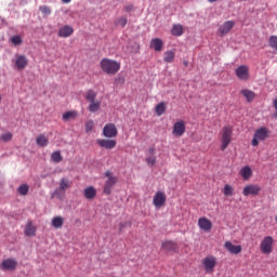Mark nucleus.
<instances>
[{
	"instance_id": "4c0bfd02",
	"label": "nucleus",
	"mask_w": 277,
	"mask_h": 277,
	"mask_svg": "<svg viewBox=\"0 0 277 277\" xmlns=\"http://www.w3.org/2000/svg\"><path fill=\"white\" fill-rule=\"evenodd\" d=\"M127 23H128V19L127 17H119L117 21H116V25H119V27H127Z\"/></svg>"
},
{
	"instance_id": "dca6fc26",
	"label": "nucleus",
	"mask_w": 277,
	"mask_h": 277,
	"mask_svg": "<svg viewBox=\"0 0 277 277\" xmlns=\"http://www.w3.org/2000/svg\"><path fill=\"white\" fill-rule=\"evenodd\" d=\"M198 226L201 230H205V233H210L211 228H213V223L206 216H202L198 220Z\"/></svg>"
},
{
	"instance_id": "f8f14e48",
	"label": "nucleus",
	"mask_w": 277,
	"mask_h": 277,
	"mask_svg": "<svg viewBox=\"0 0 277 277\" xmlns=\"http://www.w3.org/2000/svg\"><path fill=\"white\" fill-rule=\"evenodd\" d=\"M233 27H235V22L233 21H227L225 23H223L220 27H219V36L221 38H224V36H227V34H230V30L233 29Z\"/></svg>"
},
{
	"instance_id": "20e7f679",
	"label": "nucleus",
	"mask_w": 277,
	"mask_h": 277,
	"mask_svg": "<svg viewBox=\"0 0 277 277\" xmlns=\"http://www.w3.org/2000/svg\"><path fill=\"white\" fill-rule=\"evenodd\" d=\"M206 274H213L215 272V266L217 265V258L213 255L206 256L201 261Z\"/></svg>"
},
{
	"instance_id": "72a5a7b5",
	"label": "nucleus",
	"mask_w": 277,
	"mask_h": 277,
	"mask_svg": "<svg viewBox=\"0 0 277 277\" xmlns=\"http://www.w3.org/2000/svg\"><path fill=\"white\" fill-rule=\"evenodd\" d=\"M17 193L19 194V196H27V194H29V185H27V184H22V185L17 188Z\"/></svg>"
},
{
	"instance_id": "58836bf2",
	"label": "nucleus",
	"mask_w": 277,
	"mask_h": 277,
	"mask_svg": "<svg viewBox=\"0 0 277 277\" xmlns=\"http://www.w3.org/2000/svg\"><path fill=\"white\" fill-rule=\"evenodd\" d=\"M124 228H131V222L126 221L119 224V233H122Z\"/></svg>"
},
{
	"instance_id": "1a4fd4ad",
	"label": "nucleus",
	"mask_w": 277,
	"mask_h": 277,
	"mask_svg": "<svg viewBox=\"0 0 277 277\" xmlns=\"http://www.w3.org/2000/svg\"><path fill=\"white\" fill-rule=\"evenodd\" d=\"M103 135L109 140H111V137H118V128H116L114 123H108L103 128Z\"/></svg>"
},
{
	"instance_id": "cd10ccee",
	"label": "nucleus",
	"mask_w": 277,
	"mask_h": 277,
	"mask_svg": "<svg viewBox=\"0 0 277 277\" xmlns=\"http://www.w3.org/2000/svg\"><path fill=\"white\" fill-rule=\"evenodd\" d=\"M25 235L27 237H35L36 236V226H34V223L28 222L25 228Z\"/></svg>"
},
{
	"instance_id": "c85d7f7f",
	"label": "nucleus",
	"mask_w": 277,
	"mask_h": 277,
	"mask_svg": "<svg viewBox=\"0 0 277 277\" xmlns=\"http://www.w3.org/2000/svg\"><path fill=\"white\" fill-rule=\"evenodd\" d=\"M77 116H78L77 110H69L63 114V120L64 122H68V120H75Z\"/></svg>"
},
{
	"instance_id": "473e14b6",
	"label": "nucleus",
	"mask_w": 277,
	"mask_h": 277,
	"mask_svg": "<svg viewBox=\"0 0 277 277\" xmlns=\"http://www.w3.org/2000/svg\"><path fill=\"white\" fill-rule=\"evenodd\" d=\"M172 36H183V26L181 24L174 25L171 29Z\"/></svg>"
},
{
	"instance_id": "a18cd8bd",
	"label": "nucleus",
	"mask_w": 277,
	"mask_h": 277,
	"mask_svg": "<svg viewBox=\"0 0 277 277\" xmlns=\"http://www.w3.org/2000/svg\"><path fill=\"white\" fill-rule=\"evenodd\" d=\"M149 155H155V147L148 149Z\"/></svg>"
},
{
	"instance_id": "f257e3e1",
	"label": "nucleus",
	"mask_w": 277,
	"mask_h": 277,
	"mask_svg": "<svg viewBox=\"0 0 277 277\" xmlns=\"http://www.w3.org/2000/svg\"><path fill=\"white\" fill-rule=\"evenodd\" d=\"M100 67L105 75H117L120 71V63L111 58H103L100 62Z\"/></svg>"
},
{
	"instance_id": "7ed1b4c3",
	"label": "nucleus",
	"mask_w": 277,
	"mask_h": 277,
	"mask_svg": "<svg viewBox=\"0 0 277 277\" xmlns=\"http://www.w3.org/2000/svg\"><path fill=\"white\" fill-rule=\"evenodd\" d=\"M230 142H233V128L224 127L221 131V150H226Z\"/></svg>"
},
{
	"instance_id": "b1692460",
	"label": "nucleus",
	"mask_w": 277,
	"mask_h": 277,
	"mask_svg": "<svg viewBox=\"0 0 277 277\" xmlns=\"http://www.w3.org/2000/svg\"><path fill=\"white\" fill-rule=\"evenodd\" d=\"M240 94H242V96H245L247 103H252V101H254V98H256V93H254V91L245 89L240 91Z\"/></svg>"
},
{
	"instance_id": "c9c22d12",
	"label": "nucleus",
	"mask_w": 277,
	"mask_h": 277,
	"mask_svg": "<svg viewBox=\"0 0 277 277\" xmlns=\"http://www.w3.org/2000/svg\"><path fill=\"white\" fill-rule=\"evenodd\" d=\"M268 44L271 49H274V51H277V36H271L268 39Z\"/></svg>"
},
{
	"instance_id": "3c124183",
	"label": "nucleus",
	"mask_w": 277,
	"mask_h": 277,
	"mask_svg": "<svg viewBox=\"0 0 277 277\" xmlns=\"http://www.w3.org/2000/svg\"><path fill=\"white\" fill-rule=\"evenodd\" d=\"M274 116H275V118H277V111L275 113V115H274Z\"/></svg>"
},
{
	"instance_id": "79ce46f5",
	"label": "nucleus",
	"mask_w": 277,
	"mask_h": 277,
	"mask_svg": "<svg viewBox=\"0 0 277 277\" xmlns=\"http://www.w3.org/2000/svg\"><path fill=\"white\" fill-rule=\"evenodd\" d=\"M1 140H2V142H12V133L6 132V133L2 134Z\"/></svg>"
},
{
	"instance_id": "c756f323",
	"label": "nucleus",
	"mask_w": 277,
	"mask_h": 277,
	"mask_svg": "<svg viewBox=\"0 0 277 277\" xmlns=\"http://www.w3.org/2000/svg\"><path fill=\"white\" fill-rule=\"evenodd\" d=\"M53 228H62L64 226V219L62 216H54L52 219Z\"/></svg>"
},
{
	"instance_id": "4be33fe9",
	"label": "nucleus",
	"mask_w": 277,
	"mask_h": 277,
	"mask_svg": "<svg viewBox=\"0 0 277 277\" xmlns=\"http://www.w3.org/2000/svg\"><path fill=\"white\" fill-rule=\"evenodd\" d=\"M224 248L229 251L230 254H240L241 252V246L237 245H233V242L230 241H226L224 245Z\"/></svg>"
},
{
	"instance_id": "37998d69",
	"label": "nucleus",
	"mask_w": 277,
	"mask_h": 277,
	"mask_svg": "<svg viewBox=\"0 0 277 277\" xmlns=\"http://www.w3.org/2000/svg\"><path fill=\"white\" fill-rule=\"evenodd\" d=\"M40 12H42V14L49 15L51 14V8L48 5H42L39 8Z\"/></svg>"
},
{
	"instance_id": "09e8293b",
	"label": "nucleus",
	"mask_w": 277,
	"mask_h": 277,
	"mask_svg": "<svg viewBox=\"0 0 277 277\" xmlns=\"http://www.w3.org/2000/svg\"><path fill=\"white\" fill-rule=\"evenodd\" d=\"M64 3H70L72 0H62Z\"/></svg>"
},
{
	"instance_id": "aec40b11",
	"label": "nucleus",
	"mask_w": 277,
	"mask_h": 277,
	"mask_svg": "<svg viewBox=\"0 0 277 277\" xmlns=\"http://www.w3.org/2000/svg\"><path fill=\"white\" fill-rule=\"evenodd\" d=\"M149 49H154L157 53L163 51V40L159 38L151 39L149 42Z\"/></svg>"
},
{
	"instance_id": "a878e982",
	"label": "nucleus",
	"mask_w": 277,
	"mask_h": 277,
	"mask_svg": "<svg viewBox=\"0 0 277 277\" xmlns=\"http://www.w3.org/2000/svg\"><path fill=\"white\" fill-rule=\"evenodd\" d=\"M240 176L243 179V181L250 180V177L252 176V169L249 166L243 167L240 170Z\"/></svg>"
},
{
	"instance_id": "2f4dec72",
	"label": "nucleus",
	"mask_w": 277,
	"mask_h": 277,
	"mask_svg": "<svg viewBox=\"0 0 277 277\" xmlns=\"http://www.w3.org/2000/svg\"><path fill=\"white\" fill-rule=\"evenodd\" d=\"M63 157H62V153L60 150L52 153L51 155V161H53V163H61V161H63Z\"/></svg>"
},
{
	"instance_id": "e433bc0d",
	"label": "nucleus",
	"mask_w": 277,
	"mask_h": 277,
	"mask_svg": "<svg viewBox=\"0 0 277 277\" xmlns=\"http://www.w3.org/2000/svg\"><path fill=\"white\" fill-rule=\"evenodd\" d=\"M11 42H12V44H15V47H18V45L23 44V39L18 36H14L11 38Z\"/></svg>"
},
{
	"instance_id": "423d86ee",
	"label": "nucleus",
	"mask_w": 277,
	"mask_h": 277,
	"mask_svg": "<svg viewBox=\"0 0 277 277\" xmlns=\"http://www.w3.org/2000/svg\"><path fill=\"white\" fill-rule=\"evenodd\" d=\"M266 137H269V130L265 127L258 129L251 141L252 146H259V142H265Z\"/></svg>"
},
{
	"instance_id": "f704fd0d",
	"label": "nucleus",
	"mask_w": 277,
	"mask_h": 277,
	"mask_svg": "<svg viewBox=\"0 0 277 277\" xmlns=\"http://www.w3.org/2000/svg\"><path fill=\"white\" fill-rule=\"evenodd\" d=\"M224 196H233L235 194V188L229 184H226L223 188Z\"/></svg>"
},
{
	"instance_id": "8fccbe9b",
	"label": "nucleus",
	"mask_w": 277,
	"mask_h": 277,
	"mask_svg": "<svg viewBox=\"0 0 277 277\" xmlns=\"http://www.w3.org/2000/svg\"><path fill=\"white\" fill-rule=\"evenodd\" d=\"M184 66H187V61L184 62Z\"/></svg>"
},
{
	"instance_id": "c03bdc74",
	"label": "nucleus",
	"mask_w": 277,
	"mask_h": 277,
	"mask_svg": "<svg viewBox=\"0 0 277 277\" xmlns=\"http://www.w3.org/2000/svg\"><path fill=\"white\" fill-rule=\"evenodd\" d=\"M124 12H133V4H128L123 8Z\"/></svg>"
},
{
	"instance_id": "603ef678",
	"label": "nucleus",
	"mask_w": 277,
	"mask_h": 277,
	"mask_svg": "<svg viewBox=\"0 0 277 277\" xmlns=\"http://www.w3.org/2000/svg\"><path fill=\"white\" fill-rule=\"evenodd\" d=\"M0 103H1V95H0Z\"/></svg>"
},
{
	"instance_id": "6e6552de",
	"label": "nucleus",
	"mask_w": 277,
	"mask_h": 277,
	"mask_svg": "<svg viewBox=\"0 0 277 277\" xmlns=\"http://www.w3.org/2000/svg\"><path fill=\"white\" fill-rule=\"evenodd\" d=\"M235 75L240 81H248V79H250V67L247 65H240L236 68Z\"/></svg>"
},
{
	"instance_id": "412c9836",
	"label": "nucleus",
	"mask_w": 277,
	"mask_h": 277,
	"mask_svg": "<svg viewBox=\"0 0 277 277\" xmlns=\"http://www.w3.org/2000/svg\"><path fill=\"white\" fill-rule=\"evenodd\" d=\"M161 248L166 252H176V250L179 249V247L176 246V242L172 240L163 241Z\"/></svg>"
},
{
	"instance_id": "5701e85b",
	"label": "nucleus",
	"mask_w": 277,
	"mask_h": 277,
	"mask_svg": "<svg viewBox=\"0 0 277 277\" xmlns=\"http://www.w3.org/2000/svg\"><path fill=\"white\" fill-rule=\"evenodd\" d=\"M83 196L87 200H94L96 198V188L93 186L84 188Z\"/></svg>"
},
{
	"instance_id": "f3484780",
	"label": "nucleus",
	"mask_w": 277,
	"mask_h": 277,
	"mask_svg": "<svg viewBox=\"0 0 277 277\" xmlns=\"http://www.w3.org/2000/svg\"><path fill=\"white\" fill-rule=\"evenodd\" d=\"M27 64H29V61L27 60V56L16 55V58H15V68H16V70H25V68H27Z\"/></svg>"
},
{
	"instance_id": "2eb2a0df",
	"label": "nucleus",
	"mask_w": 277,
	"mask_h": 277,
	"mask_svg": "<svg viewBox=\"0 0 277 277\" xmlns=\"http://www.w3.org/2000/svg\"><path fill=\"white\" fill-rule=\"evenodd\" d=\"M260 193L261 186L254 184L247 185L242 190L243 196H259Z\"/></svg>"
},
{
	"instance_id": "ddd939ff",
	"label": "nucleus",
	"mask_w": 277,
	"mask_h": 277,
	"mask_svg": "<svg viewBox=\"0 0 277 277\" xmlns=\"http://www.w3.org/2000/svg\"><path fill=\"white\" fill-rule=\"evenodd\" d=\"M184 134H185V121L180 120L174 123L172 135H174V137H183Z\"/></svg>"
},
{
	"instance_id": "bb28decb",
	"label": "nucleus",
	"mask_w": 277,
	"mask_h": 277,
	"mask_svg": "<svg viewBox=\"0 0 277 277\" xmlns=\"http://www.w3.org/2000/svg\"><path fill=\"white\" fill-rule=\"evenodd\" d=\"M37 145H39L41 148H44L45 146H49V137H47L44 134H40L36 138Z\"/></svg>"
},
{
	"instance_id": "393cba45",
	"label": "nucleus",
	"mask_w": 277,
	"mask_h": 277,
	"mask_svg": "<svg viewBox=\"0 0 277 277\" xmlns=\"http://www.w3.org/2000/svg\"><path fill=\"white\" fill-rule=\"evenodd\" d=\"M174 57H176V53L174 51L169 50L163 53V62L167 64H172L174 62Z\"/></svg>"
},
{
	"instance_id": "4468645a",
	"label": "nucleus",
	"mask_w": 277,
	"mask_h": 277,
	"mask_svg": "<svg viewBox=\"0 0 277 277\" xmlns=\"http://www.w3.org/2000/svg\"><path fill=\"white\" fill-rule=\"evenodd\" d=\"M96 143L101 148H106V150H113V148L118 144L116 140L109 138H98Z\"/></svg>"
},
{
	"instance_id": "9b49d317",
	"label": "nucleus",
	"mask_w": 277,
	"mask_h": 277,
	"mask_svg": "<svg viewBox=\"0 0 277 277\" xmlns=\"http://www.w3.org/2000/svg\"><path fill=\"white\" fill-rule=\"evenodd\" d=\"M166 193L158 190L154 196L153 205L156 207V209H161V207L166 205Z\"/></svg>"
},
{
	"instance_id": "de8ad7c7",
	"label": "nucleus",
	"mask_w": 277,
	"mask_h": 277,
	"mask_svg": "<svg viewBox=\"0 0 277 277\" xmlns=\"http://www.w3.org/2000/svg\"><path fill=\"white\" fill-rule=\"evenodd\" d=\"M209 1V3H215V2H217V0H208Z\"/></svg>"
},
{
	"instance_id": "ea45409f",
	"label": "nucleus",
	"mask_w": 277,
	"mask_h": 277,
	"mask_svg": "<svg viewBox=\"0 0 277 277\" xmlns=\"http://www.w3.org/2000/svg\"><path fill=\"white\" fill-rule=\"evenodd\" d=\"M92 129H94V121L89 120L85 123V133H91Z\"/></svg>"
},
{
	"instance_id": "39448f33",
	"label": "nucleus",
	"mask_w": 277,
	"mask_h": 277,
	"mask_svg": "<svg viewBox=\"0 0 277 277\" xmlns=\"http://www.w3.org/2000/svg\"><path fill=\"white\" fill-rule=\"evenodd\" d=\"M105 176L107 180L104 184V194H106V196H109V194H111V189L114 188V185L118 183V177L114 176V172L111 171H106Z\"/></svg>"
},
{
	"instance_id": "6ab92c4d",
	"label": "nucleus",
	"mask_w": 277,
	"mask_h": 277,
	"mask_svg": "<svg viewBox=\"0 0 277 277\" xmlns=\"http://www.w3.org/2000/svg\"><path fill=\"white\" fill-rule=\"evenodd\" d=\"M18 265V262H16V260L14 259H6L4 261H2L1 263V269H8L10 272H14V269H16V266Z\"/></svg>"
},
{
	"instance_id": "7c9ffc66",
	"label": "nucleus",
	"mask_w": 277,
	"mask_h": 277,
	"mask_svg": "<svg viewBox=\"0 0 277 277\" xmlns=\"http://www.w3.org/2000/svg\"><path fill=\"white\" fill-rule=\"evenodd\" d=\"M166 109H167L166 102L159 103L155 108L156 116H163V114H166Z\"/></svg>"
},
{
	"instance_id": "a19ab883",
	"label": "nucleus",
	"mask_w": 277,
	"mask_h": 277,
	"mask_svg": "<svg viewBox=\"0 0 277 277\" xmlns=\"http://www.w3.org/2000/svg\"><path fill=\"white\" fill-rule=\"evenodd\" d=\"M146 162L148 166H155V163H157V157H155V155H150L147 157Z\"/></svg>"
},
{
	"instance_id": "49530a36",
	"label": "nucleus",
	"mask_w": 277,
	"mask_h": 277,
	"mask_svg": "<svg viewBox=\"0 0 277 277\" xmlns=\"http://www.w3.org/2000/svg\"><path fill=\"white\" fill-rule=\"evenodd\" d=\"M273 105H274V107H275V109L277 111V97L273 101Z\"/></svg>"
},
{
	"instance_id": "0eeeda50",
	"label": "nucleus",
	"mask_w": 277,
	"mask_h": 277,
	"mask_svg": "<svg viewBox=\"0 0 277 277\" xmlns=\"http://www.w3.org/2000/svg\"><path fill=\"white\" fill-rule=\"evenodd\" d=\"M260 250L262 254H272L274 250V238L272 236H266L263 238Z\"/></svg>"
},
{
	"instance_id": "a211bd4d",
	"label": "nucleus",
	"mask_w": 277,
	"mask_h": 277,
	"mask_svg": "<svg viewBox=\"0 0 277 277\" xmlns=\"http://www.w3.org/2000/svg\"><path fill=\"white\" fill-rule=\"evenodd\" d=\"M72 34H75L72 26L65 25L58 29L57 36L58 38H70Z\"/></svg>"
},
{
	"instance_id": "f03ea898",
	"label": "nucleus",
	"mask_w": 277,
	"mask_h": 277,
	"mask_svg": "<svg viewBox=\"0 0 277 277\" xmlns=\"http://www.w3.org/2000/svg\"><path fill=\"white\" fill-rule=\"evenodd\" d=\"M84 97L89 103L88 109L91 114H96V111L101 110V101L96 100V91L88 90Z\"/></svg>"
},
{
	"instance_id": "9d476101",
	"label": "nucleus",
	"mask_w": 277,
	"mask_h": 277,
	"mask_svg": "<svg viewBox=\"0 0 277 277\" xmlns=\"http://www.w3.org/2000/svg\"><path fill=\"white\" fill-rule=\"evenodd\" d=\"M70 187H72V182L70 180H68L67 177H62L60 180V184H58V189H56L54 192V195H58V194H66L67 189H70Z\"/></svg>"
}]
</instances>
